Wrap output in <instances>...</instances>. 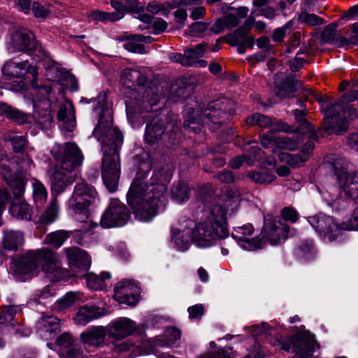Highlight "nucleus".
Wrapping results in <instances>:
<instances>
[{"label":"nucleus","instance_id":"a878e982","mask_svg":"<svg viewBox=\"0 0 358 358\" xmlns=\"http://www.w3.org/2000/svg\"><path fill=\"white\" fill-rule=\"evenodd\" d=\"M102 315L101 309L92 305H85L79 308L75 317L76 324L85 326L92 320L99 318Z\"/></svg>","mask_w":358,"mask_h":358},{"label":"nucleus","instance_id":"37998d69","mask_svg":"<svg viewBox=\"0 0 358 358\" xmlns=\"http://www.w3.org/2000/svg\"><path fill=\"white\" fill-rule=\"evenodd\" d=\"M278 159L282 162H285L292 167L301 166L306 161L301 154L292 155L287 152H281L278 154Z\"/></svg>","mask_w":358,"mask_h":358},{"label":"nucleus","instance_id":"69168bd1","mask_svg":"<svg viewBox=\"0 0 358 358\" xmlns=\"http://www.w3.org/2000/svg\"><path fill=\"white\" fill-rule=\"evenodd\" d=\"M13 150L15 152H21L23 151L26 144V138L23 136H15L10 138Z\"/></svg>","mask_w":358,"mask_h":358},{"label":"nucleus","instance_id":"412c9836","mask_svg":"<svg viewBox=\"0 0 358 358\" xmlns=\"http://www.w3.org/2000/svg\"><path fill=\"white\" fill-rule=\"evenodd\" d=\"M291 343L293 352L296 353L295 358H308L316 348H319L313 336L308 338L297 336L292 337Z\"/></svg>","mask_w":358,"mask_h":358},{"label":"nucleus","instance_id":"a211bd4d","mask_svg":"<svg viewBox=\"0 0 358 358\" xmlns=\"http://www.w3.org/2000/svg\"><path fill=\"white\" fill-rule=\"evenodd\" d=\"M193 224L192 220H186L178 227L172 229L171 243L176 250L185 251L189 248L191 240V227Z\"/></svg>","mask_w":358,"mask_h":358},{"label":"nucleus","instance_id":"864d4df0","mask_svg":"<svg viewBox=\"0 0 358 358\" xmlns=\"http://www.w3.org/2000/svg\"><path fill=\"white\" fill-rule=\"evenodd\" d=\"M110 5L116 10H121L125 13H133L134 11V0H111Z\"/></svg>","mask_w":358,"mask_h":358},{"label":"nucleus","instance_id":"7ed1b4c3","mask_svg":"<svg viewBox=\"0 0 358 358\" xmlns=\"http://www.w3.org/2000/svg\"><path fill=\"white\" fill-rule=\"evenodd\" d=\"M55 164L49 168L47 175L51 191L56 194L63 192L74 180L72 171L79 166L83 159L81 150L73 143H66L53 155Z\"/></svg>","mask_w":358,"mask_h":358},{"label":"nucleus","instance_id":"f704fd0d","mask_svg":"<svg viewBox=\"0 0 358 358\" xmlns=\"http://www.w3.org/2000/svg\"><path fill=\"white\" fill-rule=\"evenodd\" d=\"M17 159L15 158H9L5 155H0V174L3 176L4 180L15 175V171H21V170L17 168Z\"/></svg>","mask_w":358,"mask_h":358},{"label":"nucleus","instance_id":"13d9d810","mask_svg":"<svg viewBox=\"0 0 358 358\" xmlns=\"http://www.w3.org/2000/svg\"><path fill=\"white\" fill-rule=\"evenodd\" d=\"M308 133L310 134V136H309L310 139L303 145V147L301 151V155L302 156H303V157H306V160H308L310 154L312 153V152L315 148L314 141L317 138V135L314 129H313L312 131H308Z\"/></svg>","mask_w":358,"mask_h":358},{"label":"nucleus","instance_id":"58836bf2","mask_svg":"<svg viewBox=\"0 0 358 358\" xmlns=\"http://www.w3.org/2000/svg\"><path fill=\"white\" fill-rule=\"evenodd\" d=\"M171 195L176 201L182 203L189 199L190 189L186 183L180 182L176 185L173 186Z\"/></svg>","mask_w":358,"mask_h":358},{"label":"nucleus","instance_id":"338daca9","mask_svg":"<svg viewBox=\"0 0 358 358\" xmlns=\"http://www.w3.org/2000/svg\"><path fill=\"white\" fill-rule=\"evenodd\" d=\"M167 27L166 22L162 18H157L152 21L151 19L150 32L159 34L164 31Z\"/></svg>","mask_w":358,"mask_h":358},{"label":"nucleus","instance_id":"680f3d73","mask_svg":"<svg viewBox=\"0 0 358 358\" xmlns=\"http://www.w3.org/2000/svg\"><path fill=\"white\" fill-rule=\"evenodd\" d=\"M336 24H329L326 27L322 34V39L323 42L331 43L332 45L335 43L336 38L338 35L336 32Z\"/></svg>","mask_w":358,"mask_h":358},{"label":"nucleus","instance_id":"e2e57ef3","mask_svg":"<svg viewBox=\"0 0 358 358\" xmlns=\"http://www.w3.org/2000/svg\"><path fill=\"white\" fill-rule=\"evenodd\" d=\"M150 169L151 161L149 156L145 155V157L143 158V160L138 162V171L136 173L139 176V178H144Z\"/></svg>","mask_w":358,"mask_h":358},{"label":"nucleus","instance_id":"09e8293b","mask_svg":"<svg viewBox=\"0 0 358 358\" xmlns=\"http://www.w3.org/2000/svg\"><path fill=\"white\" fill-rule=\"evenodd\" d=\"M20 308L17 306H6L0 313V324H7L10 323L15 318Z\"/></svg>","mask_w":358,"mask_h":358},{"label":"nucleus","instance_id":"de8ad7c7","mask_svg":"<svg viewBox=\"0 0 358 358\" xmlns=\"http://www.w3.org/2000/svg\"><path fill=\"white\" fill-rule=\"evenodd\" d=\"M299 144V141L287 136H278L275 140V145L283 150H294Z\"/></svg>","mask_w":358,"mask_h":358},{"label":"nucleus","instance_id":"a18cd8bd","mask_svg":"<svg viewBox=\"0 0 358 358\" xmlns=\"http://www.w3.org/2000/svg\"><path fill=\"white\" fill-rule=\"evenodd\" d=\"M31 75L33 79L31 81V85L33 88L38 90L41 94L48 95L52 92V87L50 86H41L39 87L36 83V78L38 76V69L36 66H30L28 63L27 64V74Z\"/></svg>","mask_w":358,"mask_h":358},{"label":"nucleus","instance_id":"a19ab883","mask_svg":"<svg viewBox=\"0 0 358 358\" xmlns=\"http://www.w3.org/2000/svg\"><path fill=\"white\" fill-rule=\"evenodd\" d=\"M10 187L14 196L16 199H21L25 189V181L23 178L14 175L10 178L5 180Z\"/></svg>","mask_w":358,"mask_h":358},{"label":"nucleus","instance_id":"5fc2aeb1","mask_svg":"<svg viewBox=\"0 0 358 358\" xmlns=\"http://www.w3.org/2000/svg\"><path fill=\"white\" fill-rule=\"evenodd\" d=\"M116 41L121 43L122 47L127 51L134 52V35L124 32L116 37Z\"/></svg>","mask_w":358,"mask_h":358},{"label":"nucleus","instance_id":"bb28decb","mask_svg":"<svg viewBox=\"0 0 358 358\" xmlns=\"http://www.w3.org/2000/svg\"><path fill=\"white\" fill-rule=\"evenodd\" d=\"M38 329L45 338L50 339L59 331V320L52 315L43 316L38 322Z\"/></svg>","mask_w":358,"mask_h":358},{"label":"nucleus","instance_id":"4d7b16f0","mask_svg":"<svg viewBox=\"0 0 358 358\" xmlns=\"http://www.w3.org/2000/svg\"><path fill=\"white\" fill-rule=\"evenodd\" d=\"M306 112L303 110H295L294 116L297 122H300V131L302 133L312 131L314 128L310 122H308L305 118Z\"/></svg>","mask_w":358,"mask_h":358},{"label":"nucleus","instance_id":"c85d7f7f","mask_svg":"<svg viewBox=\"0 0 358 358\" xmlns=\"http://www.w3.org/2000/svg\"><path fill=\"white\" fill-rule=\"evenodd\" d=\"M57 119L67 124L66 129L71 131L75 127V111L71 101H65L60 104L57 112Z\"/></svg>","mask_w":358,"mask_h":358},{"label":"nucleus","instance_id":"0e129e2a","mask_svg":"<svg viewBox=\"0 0 358 358\" xmlns=\"http://www.w3.org/2000/svg\"><path fill=\"white\" fill-rule=\"evenodd\" d=\"M292 24V21L290 20L285 24L282 27H279L275 29L272 36L273 40L275 42H281L286 35L287 30L291 27Z\"/></svg>","mask_w":358,"mask_h":358},{"label":"nucleus","instance_id":"cd10ccee","mask_svg":"<svg viewBox=\"0 0 358 358\" xmlns=\"http://www.w3.org/2000/svg\"><path fill=\"white\" fill-rule=\"evenodd\" d=\"M106 335H108L106 327L99 326L82 333L80 339L85 344L99 346L104 342Z\"/></svg>","mask_w":358,"mask_h":358},{"label":"nucleus","instance_id":"774afa93","mask_svg":"<svg viewBox=\"0 0 358 358\" xmlns=\"http://www.w3.org/2000/svg\"><path fill=\"white\" fill-rule=\"evenodd\" d=\"M340 194L334 190V188L329 187L328 189L322 193V197L326 201L327 204L333 206L334 202L338 199Z\"/></svg>","mask_w":358,"mask_h":358},{"label":"nucleus","instance_id":"3c124183","mask_svg":"<svg viewBox=\"0 0 358 358\" xmlns=\"http://www.w3.org/2000/svg\"><path fill=\"white\" fill-rule=\"evenodd\" d=\"M345 115H347L348 117L353 120L357 117V110L353 107L352 105L344 104V109L343 110L338 109L335 113V117L336 119H337L338 124H341V120H345L347 122H348V121L345 119ZM348 124L349 125V123H348Z\"/></svg>","mask_w":358,"mask_h":358},{"label":"nucleus","instance_id":"423d86ee","mask_svg":"<svg viewBox=\"0 0 358 358\" xmlns=\"http://www.w3.org/2000/svg\"><path fill=\"white\" fill-rule=\"evenodd\" d=\"M357 99H358V90H355L346 93L338 101L329 105L327 108L324 107V104L322 106V110L325 115L323 127L328 134L335 132L336 134H341L348 129V124L345 120H341V124H338L335 113L338 109L343 110L344 104H349V102Z\"/></svg>","mask_w":358,"mask_h":358},{"label":"nucleus","instance_id":"b1692460","mask_svg":"<svg viewBox=\"0 0 358 358\" xmlns=\"http://www.w3.org/2000/svg\"><path fill=\"white\" fill-rule=\"evenodd\" d=\"M57 344L61 358L67 357L69 354L75 358H82L83 353L78 346L74 345V339L69 333H64L57 338Z\"/></svg>","mask_w":358,"mask_h":358},{"label":"nucleus","instance_id":"2eb2a0df","mask_svg":"<svg viewBox=\"0 0 358 358\" xmlns=\"http://www.w3.org/2000/svg\"><path fill=\"white\" fill-rule=\"evenodd\" d=\"M229 103V101L226 99L217 100L209 104L208 108L206 109L202 115H200L199 120H193L191 122L187 118L185 119L184 124L185 127L189 128V129L192 130L194 132H197V128L194 126L196 123L200 124L202 123L203 124L210 125V123L214 124H219V122L217 121V119H219L221 115V110H226V108L224 107L225 103ZM200 131V128L198 129Z\"/></svg>","mask_w":358,"mask_h":358},{"label":"nucleus","instance_id":"72a5a7b5","mask_svg":"<svg viewBox=\"0 0 358 358\" xmlns=\"http://www.w3.org/2000/svg\"><path fill=\"white\" fill-rule=\"evenodd\" d=\"M27 61L15 63L8 62L3 67V73L10 78H22L27 74Z\"/></svg>","mask_w":358,"mask_h":358},{"label":"nucleus","instance_id":"6e6552de","mask_svg":"<svg viewBox=\"0 0 358 358\" xmlns=\"http://www.w3.org/2000/svg\"><path fill=\"white\" fill-rule=\"evenodd\" d=\"M130 217L127 207L117 199H112L102 214L100 225L108 229L120 227L127 224Z\"/></svg>","mask_w":358,"mask_h":358},{"label":"nucleus","instance_id":"4c0bfd02","mask_svg":"<svg viewBox=\"0 0 358 358\" xmlns=\"http://www.w3.org/2000/svg\"><path fill=\"white\" fill-rule=\"evenodd\" d=\"M71 232L66 230H58L48 234L45 238V243L55 248H60L69 238Z\"/></svg>","mask_w":358,"mask_h":358},{"label":"nucleus","instance_id":"9d476101","mask_svg":"<svg viewBox=\"0 0 358 358\" xmlns=\"http://www.w3.org/2000/svg\"><path fill=\"white\" fill-rule=\"evenodd\" d=\"M120 91L124 99L127 117L133 127L134 122V107L133 95L134 92V70L132 68L124 69L120 75Z\"/></svg>","mask_w":358,"mask_h":358},{"label":"nucleus","instance_id":"dca6fc26","mask_svg":"<svg viewBox=\"0 0 358 358\" xmlns=\"http://www.w3.org/2000/svg\"><path fill=\"white\" fill-rule=\"evenodd\" d=\"M39 268L38 250H29L20 256L14 262L13 271L16 276L37 275Z\"/></svg>","mask_w":358,"mask_h":358},{"label":"nucleus","instance_id":"f257e3e1","mask_svg":"<svg viewBox=\"0 0 358 358\" xmlns=\"http://www.w3.org/2000/svg\"><path fill=\"white\" fill-rule=\"evenodd\" d=\"M106 96V93L103 92L97 96L94 110L99 115V121L93 135L101 143L103 182L106 189L113 193L117 189L121 173L119 151L123 143V135L118 128L112 126V104L107 101Z\"/></svg>","mask_w":358,"mask_h":358},{"label":"nucleus","instance_id":"5701e85b","mask_svg":"<svg viewBox=\"0 0 358 358\" xmlns=\"http://www.w3.org/2000/svg\"><path fill=\"white\" fill-rule=\"evenodd\" d=\"M69 264L78 268L87 269L91 264L90 256L84 250L77 248L71 247L64 248Z\"/></svg>","mask_w":358,"mask_h":358},{"label":"nucleus","instance_id":"ddd939ff","mask_svg":"<svg viewBox=\"0 0 358 358\" xmlns=\"http://www.w3.org/2000/svg\"><path fill=\"white\" fill-rule=\"evenodd\" d=\"M10 45L14 51L41 52L42 48L36 41L34 34L26 29H19L10 36Z\"/></svg>","mask_w":358,"mask_h":358},{"label":"nucleus","instance_id":"c756f323","mask_svg":"<svg viewBox=\"0 0 358 358\" xmlns=\"http://www.w3.org/2000/svg\"><path fill=\"white\" fill-rule=\"evenodd\" d=\"M261 157L260 148L257 145L252 146L248 156H238L232 159L229 162V166L232 169H239L245 163L248 166H251L255 164L256 161L259 160Z\"/></svg>","mask_w":358,"mask_h":358},{"label":"nucleus","instance_id":"4468645a","mask_svg":"<svg viewBox=\"0 0 358 358\" xmlns=\"http://www.w3.org/2000/svg\"><path fill=\"white\" fill-rule=\"evenodd\" d=\"M254 231L253 226L248 223L234 227L231 236L242 249L252 251L261 249L264 245L262 240L252 236Z\"/></svg>","mask_w":358,"mask_h":358},{"label":"nucleus","instance_id":"393cba45","mask_svg":"<svg viewBox=\"0 0 358 358\" xmlns=\"http://www.w3.org/2000/svg\"><path fill=\"white\" fill-rule=\"evenodd\" d=\"M24 243V233L20 231L7 230L3 233L2 248L6 250L16 251Z\"/></svg>","mask_w":358,"mask_h":358},{"label":"nucleus","instance_id":"6e6d98bb","mask_svg":"<svg viewBox=\"0 0 358 358\" xmlns=\"http://www.w3.org/2000/svg\"><path fill=\"white\" fill-rule=\"evenodd\" d=\"M343 230H358V208H356L341 224Z\"/></svg>","mask_w":358,"mask_h":358},{"label":"nucleus","instance_id":"c9c22d12","mask_svg":"<svg viewBox=\"0 0 358 358\" xmlns=\"http://www.w3.org/2000/svg\"><path fill=\"white\" fill-rule=\"evenodd\" d=\"M301 86L300 82L287 78L285 82L278 86L275 93L280 98L292 97Z\"/></svg>","mask_w":358,"mask_h":358},{"label":"nucleus","instance_id":"bf43d9fd","mask_svg":"<svg viewBox=\"0 0 358 358\" xmlns=\"http://www.w3.org/2000/svg\"><path fill=\"white\" fill-rule=\"evenodd\" d=\"M86 283L87 287L92 290L101 289L104 287L101 278L93 273L86 275Z\"/></svg>","mask_w":358,"mask_h":358},{"label":"nucleus","instance_id":"473e14b6","mask_svg":"<svg viewBox=\"0 0 358 358\" xmlns=\"http://www.w3.org/2000/svg\"><path fill=\"white\" fill-rule=\"evenodd\" d=\"M164 123L153 120L146 127L145 140L148 144L155 143L164 134Z\"/></svg>","mask_w":358,"mask_h":358},{"label":"nucleus","instance_id":"1a4fd4ad","mask_svg":"<svg viewBox=\"0 0 358 358\" xmlns=\"http://www.w3.org/2000/svg\"><path fill=\"white\" fill-rule=\"evenodd\" d=\"M307 220L315 231L324 238L329 241L341 239V226L336 223L332 217L318 213L308 217Z\"/></svg>","mask_w":358,"mask_h":358},{"label":"nucleus","instance_id":"2f4dec72","mask_svg":"<svg viewBox=\"0 0 358 358\" xmlns=\"http://www.w3.org/2000/svg\"><path fill=\"white\" fill-rule=\"evenodd\" d=\"M10 213L18 220H29L31 218L32 209L31 206L20 199L18 201H13L10 208Z\"/></svg>","mask_w":358,"mask_h":358},{"label":"nucleus","instance_id":"7c9ffc66","mask_svg":"<svg viewBox=\"0 0 358 358\" xmlns=\"http://www.w3.org/2000/svg\"><path fill=\"white\" fill-rule=\"evenodd\" d=\"M43 104L46 108L40 109L37 105L34 103L36 110L34 113L35 123L43 129L50 128L52 124V116L49 110L50 103L48 100H45Z\"/></svg>","mask_w":358,"mask_h":358},{"label":"nucleus","instance_id":"8fccbe9b","mask_svg":"<svg viewBox=\"0 0 358 358\" xmlns=\"http://www.w3.org/2000/svg\"><path fill=\"white\" fill-rule=\"evenodd\" d=\"M248 177L253 182L262 185L269 184L275 179V176L273 173L265 171L251 172L248 174Z\"/></svg>","mask_w":358,"mask_h":358},{"label":"nucleus","instance_id":"f3484780","mask_svg":"<svg viewBox=\"0 0 358 358\" xmlns=\"http://www.w3.org/2000/svg\"><path fill=\"white\" fill-rule=\"evenodd\" d=\"M106 327L108 336L116 341L122 340L134 332V321L125 317L111 321Z\"/></svg>","mask_w":358,"mask_h":358},{"label":"nucleus","instance_id":"052dcab7","mask_svg":"<svg viewBox=\"0 0 358 358\" xmlns=\"http://www.w3.org/2000/svg\"><path fill=\"white\" fill-rule=\"evenodd\" d=\"M6 117L18 124H23L27 121V115L25 113L11 106Z\"/></svg>","mask_w":358,"mask_h":358},{"label":"nucleus","instance_id":"39448f33","mask_svg":"<svg viewBox=\"0 0 358 358\" xmlns=\"http://www.w3.org/2000/svg\"><path fill=\"white\" fill-rule=\"evenodd\" d=\"M327 161L333 167L339 187L345 195L358 201V171L350 170V163L334 154L329 155Z\"/></svg>","mask_w":358,"mask_h":358},{"label":"nucleus","instance_id":"e433bc0d","mask_svg":"<svg viewBox=\"0 0 358 358\" xmlns=\"http://www.w3.org/2000/svg\"><path fill=\"white\" fill-rule=\"evenodd\" d=\"M85 301V299L82 293L79 292H69L57 300V304L59 308L65 309Z\"/></svg>","mask_w":358,"mask_h":358},{"label":"nucleus","instance_id":"c03bdc74","mask_svg":"<svg viewBox=\"0 0 358 358\" xmlns=\"http://www.w3.org/2000/svg\"><path fill=\"white\" fill-rule=\"evenodd\" d=\"M33 196L38 205H43L48 197V192L42 182L35 180L33 182Z\"/></svg>","mask_w":358,"mask_h":358},{"label":"nucleus","instance_id":"603ef678","mask_svg":"<svg viewBox=\"0 0 358 358\" xmlns=\"http://www.w3.org/2000/svg\"><path fill=\"white\" fill-rule=\"evenodd\" d=\"M248 31L244 27L238 29L232 36L233 44H250L254 41L252 37L248 36Z\"/></svg>","mask_w":358,"mask_h":358},{"label":"nucleus","instance_id":"ea45409f","mask_svg":"<svg viewBox=\"0 0 358 358\" xmlns=\"http://www.w3.org/2000/svg\"><path fill=\"white\" fill-rule=\"evenodd\" d=\"M58 203L56 198L52 199L49 206L40 217V222L43 224H51L57 217Z\"/></svg>","mask_w":358,"mask_h":358},{"label":"nucleus","instance_id":"0eeeda50","mask_svg":"<svg viewBox=\"0 0 358 358\" xmlns=\"http://www.w3.org/2000/svg\"><path fill=\"white\" fill-rule=\"evenodd\" d=\"M99 201V194L94 187L83 180L76 185L68 203L76 212H82Z\"/></svg>","mask_w":358,"mask_h":358},{"label":"nucleus","instance_id":"49530a36","mask_svg":"<svg viewBox=\"0 0 358 358\" xmlns=\"http://www.w3.org/2000/svg\"><path fill=\"white\" fill-rule=\"evenodd\" d=\"M206 45L198 44L195 48L185 50V57L191 64L189 66H195L196 62L203 56L205 52Z\"/></svg>","mask_w":358,"mask_h":358},{"label":"nucleus","instance_id":"aec40b11","mask_svg":"<svg viewBox=\"0 0 358 358\" xmlns=\"http://www.w3.org/2000/svg\"><path fill=\"white\" fill-rule=\"evenodd\" d=\"M181 333L179 329L175 327L167 328L163 335L156 336L157 341H151L146 343V347L141 353L145 354L149 352H153L159 347H170L177 340L180 339Z\"/></svg>","mask_w":358,"mask_h":358},{"label":"nucleus","instance_id":"4be33fe9","mask_svg":"<svg viewBox=\"0 0 358 358\" xmlns=\"http://www.w3.org/2000/svg\"><path fill=\"white\" fill-rule=\"evenodd\" d=\"M246 122L248 125H257L263 129L271 127L272 131H292L287 124L280 122L274 124L269 117L260 113H255L252 115L247 118Z\"/></svg>","mask_w":358,"mask_h":358},{"label":"nucleus","instance_id":"f8f14e48","mask_svg":"<svg viewBox=\"0 0 358 358\" xmlns=\"http://www.w3.org/2000/svg\"><path fill=\"white\" fill-rule=\"evenodd\" d=\"M262 236L271 245H276L285 241L289 236V231L288 227L280 220L268 217L265 218Z\"/></svg>","mask_w":358,"mask_h":358},{"label":"nucleus","instance_id":"79ce46f5","mask_svg":"<svg viewBox=\"0 0 358 358\" xmlns=\"http://www.w3.org/2000/svg\"><path fill=\"white\" fill-rule=\"evenodd\" d=\"M142 327V331H138L137 332V329H136V355H147L151 353L152 352H149L148 353L143 354L141 353L143 350L146 347V343L148 341H151L152 342L157 341L156 337L152 339H146L145 336L143 334L145 327L144 324H142V326H139L138 328Z\"/></svg>","mask_w":358,"mask_h":358},{"label":"nucleus","instance_id":"6ab92c4d","mask_svg":"<svg viewBox=\"0 0 358 358\" xmlns=\"http://www.w3.org/2000/svg\"><path fill=\"white\" fill-rule=\"evenodd\" d=\"M114 298L120 303L134 305V280L122 279L114 287Z\"/></svg>","mask_w":358,"mask_h":358},{"label":"nucleus","instance_id":"20e7f679","mask_svg":"<svg viewBox=\"0 0 358 358\" xmlns=\"http://www.w3.org/2000/svg\"><path fill=\"white\" fill-rule=\"evenodd\" d=\"M166 187L157 183L148 186L136 180V218L141 222L151 221L157 213V207L165 201Z\"/></svg>","mask_w":358,"mask_h":358},{"label":"nucleus","instance_id":"f03ea898","mask_svg":"<svg viewBox=\"0 0 358 358\" xmlns=\"http://www.w3.org/2000/svg\"><path fill=\"white\" fill-rule=\"evenodd\" d=\"M237 200L232 198L224 202L209 205L204 211L203 220L191 227V241L198 248L214 245L220 239L228 236L227 216L237 208Z\"/></svg>","mask_w":358,"mask_h":358},{"label":"nucleus","instance_id":"9b49d317","mask_svg":"<svg viewBox=\"0 0 358 358\" xmlns=\"http://www.w3.org/2000/svg\"><path fill=\"white\" fill-rule=\"evenodd\" d=\"M39 266L52 281L59 280L63 275L62 262L58 254L47 248L38 249Z\"/></svg>","mask_w":358,"mask_h":358}]
</instances>
